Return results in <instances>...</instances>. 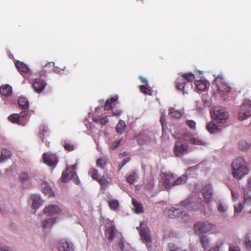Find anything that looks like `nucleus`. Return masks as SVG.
Listing matches in <instances>:
<instances>
[{
    "label": "nucleus",
    "instance_id": "nucleus-1",
    "mask_svg": "<svg viewBox=\"0 0 251 251\" xmlns=\"http://www.w3.org/2000/svg\"><path fill=\"white\" fill-rule=\"evenodd\" d=\"M232 174L233 177L240 179L249 173V169L242 157L234 159L232 163Z\"/></svg>",
    "mask_w": 251,
    "mask_h": 251
},
{
    "label": "nucleus",
    "instance_id": "nucleus-2",
    "mask_svg": "<svg viewBox=\"0 0 251 251\" xmlns=\"http://www.w3.org/2000/svg\"><path fill=\"white\" fill-rule=\"evenodd\" d=\"M194 79L195 75L192 73L184 74L176 79V87L183 94L188 93L192 88L191 83Z\"/></svg>",
    "mask_w": 251,
    "mask_h": 251
},
{
    "label": "nucleus",
    "instance_id": "nucleus-3",
    "mask_svg": "<svg viewBox=\"0 0 251 251\" xmlns=\"http://www.w3.org/2000/svg\"><path fill=\"white\" fill-rule=\"evenodd\" d=\"M214 82L217 87L216 93L220 98L226 100L227 97L230 94L231 88L227 85L221 75H218L215 78Z\"/></svg>",
    "mask_w": 251,
    "mask_h": 251
},
{
    "label": "nucleus",
    "instance_id": "nucleus-4",
    "mask_svg": "<svg viewBox=\"0 0 251 251\" xmlns=\"http://www.w3.org/2000/svg\"><path fill=\"white\" fill-rule=\"evenodd\" d=\"M215 227L213 223L208 221L198 222L194 225V229L195 231H199L201 233H206L211 231Z\"/></svg>",
    "mask_w": 251,
    "mask_h": 251
},
{
    "label": "nucleus",
    "instance_id": "nucleus-5",
    "mask_svg": "<svg viewBox=\"0 0 251 251\" xmlns=\"http://www.w3.org/2000/svg\"><path fill=\"white\" fill-rule=\"evenodd\" d=\"M201 199H197V201L193 198H189L181 202V205L189 210H196L201 207Z\"/></svg>",
    "mask_w": 251,
    "mask_h": 251
},
{
    "label": "nucleus",
    "instance_id": "nucleus-6",
    "mask_svg": "<svg viewBox=\"0 0 251 251\" xmlns=\"http://www.w3.org/2000/svg\"><path fill=\"white\" fill-rule=\"evenodd\" d=\"M75 166L76 164H75L72 166L71 169L67 168L65 172L63 173L61 179L63 182H66L68 179H71L74 180L75 184H78L79 183L77 176L74 171Z\"/></svg>",
    "mask_w": 251,
    "mask_h": 251
},
{
    "label": "nucleus",
    "instance_id": "nucleus-7",
    "mask_svg": "<svg viewBox=\"0 0 251 251\" xmlns=\"http://www.w3.org/2000/svg\"><path fill=\"white\" fill-rule=\"evenodd\" d=\"M212 118L218 123H224L228 118V113L224 109L216 108L211 114Z\"/></svg>",
    "mask_w": 251,
    "mask_h": 251
},
{
    "label": "nucleus",
    "instance_id": "nucleus-8",
    "mask_svg": "<svg viewBox=\"0 0 251 251\" xmlns=\"http://www.w3.org/2000/svg\"><path fill=\"white\" fill-rule=\"evenodd\" d=\"M160 182L166 189H170L173 187V181L175 178V176L172 173H162L160 174Z\"/></svg>",
    "mask_w": 251,
    "mask_h": 251
},
{
    "label": "nucleus",
    "instance_id": "nucleus-9",
    "mask_svg": "<svg viewBox=\"0 0 251 251\" xmlns=\"http://www.w3.org/2000/svg\"><path fill=\"white\" fill-rule=\"evenodd\" d=\"M140 234L143 242L146 244L151 242V237L149 229L146 226V223L145 221L140 222Z\"/></svg>",
    "mask_w": 251,
    "mask_h": 251
},
{
    "label": "nucleus",
    "instance_id": "nucleus-10",
    "mask_svg": "<svg viewBox=\"0 0 251 251\" xmlns=\"http://www.w3.org/2000/svg\"><path fill=\"white\" fill-rule=\"evenodd\" d=\"M188 146L187 144L182 143L178 141L176 142L174 147V151L176 156H179L180 154L187 152L188 150Z\"/></svg>",
    "mask_w": 251,
    "mask_h": 251
},
{
    "label": "nucleus",
    "instance_id": "nucleus-11",
    "mask_svg": "<svg viewBox=\"0 0 251 251\" xmlns=\"http://www.w3.org/2000/svg\"><path fill=\"white\" fill-rule=\"evenodd\" d=\"M251 116V106L249 105H243L241 106L239 112V118L240 120H244Z\"/></svg>",
    "mask_w": 251,
    "mask_h": 251
},
{
    "label": "nucleus",
    "instance_id": "nucleus-12",
    "mask_svg": "<svg viewBox=\"0 0 251 251\" xmlns=\"http://www.w3.org/2000/svg\"><path fill=\"white\" fill-rule=\"evenodd\" d=\"M61 212V209L55 204L49 205L44 209V213L48 216H52L60 213Z\"/></svg>",
    "mask_w": 251,
    "mask_h": 251
},
{
    "label": "nucleus",
    "instance_id": "nucleus-13",
    "mask_svg": "<svg viewBox=\"0 0 251 251\" xmlns=\"http://www.w3.org/2000/svg\"><path fill=\"white\" fill-rule=\"evenodd\" d=\"M203 197L206 204L210 203L212 197V188L211 185L205 186L202 189Z\"/></svg>",
    "mask_w": 251,
    "mask_h": 251
},
{
    "label": "nucleus",
    "instance_id": "nucleus-14",
    "mask_svg": "<svg viewBox=\"0 0 251 251\" xmlns=\"http://www.w3.org/2000/svg\"><path fill=\"white\" fill-rule=\"evenodd\" d=\"M58 248L59 251H74V250L73 244L65 240H61L58 243Z\"/></svg>",
    "mask_w": 251,
    "mask_h": 251
},
{
    "label": "nucleus",
    "instance_id": "nucleus-15",
    "mask_svg": "<svg viewBox=\"0 0 251 251\" xmlns=\"http://www.w3.org/2000/svg\"><path fill=\"white\" fill-rule=\"evenodd\" d=\"M43 156L45 163L50 166L54 167L58 161L54 155L44 153Z\"/></svg>",
    "mask_w": 251,
    "mask_h": 251
},
{
    "label": "nucleus",
    "instance_id": "nucleus-16",
    "mask_svg": "<svg viewBox=\"0 0 251 251\" xmlns=\"http://www.w3.org/2000/svg\"><path fill=\"white\" fill-rule=\"evenodd\" d=\"M167 214L168 217L173 219L182 215V212L178 208L172 207L167 210Z\"/></svg>",
    "mask_w": 251,
    "mask_h": 251
},
{
    "label": "nucleus",
    "instance_id": "nucleus-17",
    "mask_svg": "<svg viewBox=\"0 0 251 251\" xmlns=\"http://www.w3.org/2000/svg\"><path fill=\"white\" fill-rule=\"evenodd\" d=\"M46 85L45 82L40 80H36L33 83V87L35 91L37 93H41Z\"/></svg>",
    "mask_w": 251,
    "mask_h": 251
},
{
    "label": "nucleus",
    "instance_id": "nucleus-18",
    "mask_svg": "<svg viewBox=\"0 0 251 251\" xmlns=\"http://www.w3.org/2000/svg\"><path fill=\"white\" fill-rule=\"evenodd\" d=\"M41 187L43 192L48 197L53 196L54 194L52 192L51 188L48 182L44 181L41 184Z\"/></svg>",
    "mask_w": 251,
    "mask_h": 251
},
{
    "label": "nucleus",
    "instance_id": "nucleus-19",
    "mask_svg": "<svg viewBox=\"0 0 251 251\" xmlns=\"http://www.w3.org/2000/svg\"><path fill=\"white\" fill-rule=\"evenodd\" d=\"M105 231V235L110 240H112L116 232V229L115 226L111 225L110 226H106Z\"/></svg>",
    "mask_w": 251,
    "mask_h": 251
},
{
    "label": "nucleus",
    "instance_id": "nucleus-20",
    "mask_svg": "<svg viewBox=\"0 0 251 251\" xmlns=\"http://www.w3.org/2000/svg\"><path fill=\"white\" fill-rule=\"evenodd\" d=\"M32 207L36 209L42 204L40 197L38 195H34L31 196Z\"/></svg>",
    "mask_w": 251,
    "mask_h": 251
},
{
    "label": "nucleus",
    "instance_id": "nucleus-21",
    "mask_svg": "<svg viewBox=\"0 0 251 251\" xmlns=\"http://www.w3.org/2000/svg\"><path fill=\"white\" fill-rule=\"evenodd\" d=\"M201 245L204 250L209 248V239L207 235H202L200 236Z\"/></svg>",
    "mask_w": 251,
    "mask_h": 251
},
{
    "label": "nucleus",
    "instance_id": "nucleus-22",
    "mask_svg": "<svg viewBox=\"0 0 251 251\" xmlns=\"http://www.w3.org/2000/svg\"><path fill=\"white\" fill-rule=\"evenodd\" d=\"M207 130L212 134L215 133L217 132L221 131V129L220 128L216 125L213 122L208 123L206 126Z\"/></svg>",
    "mask_w": 251,
    "mask_h": 251
},
{
    "label": "nucleus",
    "instance_id": "nucleus-23",
    "mask_svg": "<svg viewBox=\"0 0 251 251\" xmlns=\"http://www.w3.org/2000/svg\"><path fill=\"white\" fill-rule=\"evenodd\" d=\"M195 85L197 90L199 91H204L207 88V83L204 80H196Z\"/></svg>",
    "mask_w": 251,
    "mask_h": 251
},
{
    "label": "nucleus",
    "instance_id": "nucleus-24",
    "mask_svg": "<svg viewBox=\"0 0 251 251\" xmlns=\"http://www.w3.org/2000/svg\"><path fill=\"white\" fill-rule=\"evenodd\" d=\"M0 93L5 97L8 96L12 93V88L8 84L3 85L0 87Z\"/></svg>",
    "mask_w": 251,
    "mask_h": 251
},
{
    "label": "nucleus",
    "instance_id": "nucleus-25",
    "mask_svg": "<svg viewBox=\"0 0 251 251\" xmlns=\"http://www.w3.org/2000/svg\"><path fill=\"white\" fill-rule=\"evenodd\" d=\"M169 115L171 117L179 119L182 116V113L180 110H177L174 107H171L169 109Z\"/></svg>",
    "mask_w": 251,
    "mask_h": 251
},
{
    "label": "nucleus",
    "instance_id": "nucleus-26",
    "mask_svg": "<svg viewBox=\"0 0 251 251\" xmlns=\"http://www.w3.org/2000/svg\"><path fill=\"white\" fill-rule=\"evenodd\" d=\"M187 180V176L186 175H183L179 177L177 179L174 180L173 181V187L175 186H177L179 185L182 184L186 183Z\"/></svg>",
    "mask_w": 251,
    "mask_h": 251
},
{
    "label": "nucleus",
    "instance_id": "nucleus-27",
    "mask_svg": "<svg viewBox=\"0 0 251 251\" xmlns=\"http://www.w3.org/2000/svg\"><path fill=\"white\" fill-rule=\"evenodd\" d=\"M132 203L133 205V209H134L136 213H140L143 212L142 205L136 200L132 199Z\"/></svg>",
    "mask_w": 251,
    "mask_h": 251
},
{
    "label": "nucleus",
    "instance_id": "nucleus-28",
    "mask_svg": "<svg viewBox=\"0 0 251 251\" xmlns=\"http://www.w3.org/2000/svg\"><path fill=\"white\" fill-rule=\"evenodd\" d=\"M126 127V123L122 120H120L116 127V130L118 133L122 134Z\"/></svg>",
    "mask_w": 251,
    "mask_h": 251
},
{
    "label": "nucleus",
    "instance_id": "nucleus-29",
    "mask_svg": "<svg viewBox=\"0 0 251 251\" xmlns=\"http://www.w3.org/2000/svg\"><path fill=\"white\" fill-rule=\"evenodd\" d=\"M16 66L20 71L24 73H27L29 72V69L28 67L23 62L20 61H17Z\"/></svg>",
    "mask_w": 251,
    "mask_h": 251
},
{
    "label": "nucleus",
    "instance_id": "nucleus-30",
    "mask_svg": "<svg viewBox=\"0 0 251 251\" xmlns=\"http://www.w3.org/2000/svg\"><path fill=\"white\" fill-rule=\"evenodd\" d=\"M55 219L49 218L42 222V226L44 228H48L50 227L55 223Z\"/></svg>",
    "mask_w": 251,
    "mask_h": 251
},
{
    "label": "nucleus",
    "instance_id": "nucleus-31",
    "mask_svg": "<svg viewBox=\"0 0 251 251\" xmlns=\"http://www.w3.org/2000/svg\"><path fill=\"white\" fill-rule=\"evenodd\" d=\"M18 103L23 109L28 107V101L25 98H20L18 100Z\"/></svg>",
    "mask_w": 251,
    "mask_h": 251
},
{
    "label": "nucleus",
    "instance_id": "nucleus-32",
    "mask_svg": "<svg viewBox=\"0 0 251 251\" xmlns=\"http://www.w3.org/2000/svg\"><path fill=\"white\" fill-rule=\"evenodd\" d=\"M10 155V152L9 151L5 149L2 150L0 156V162H2L4 160L8 158Z\"/></svg>",
    "mask_w": 251,
    "mask_h": 251
},
{
    "label": "nucleus",
    "instance_id": "nucleus-33",
    "mask_svg": "<svg viewBox=\"0 0 251 251\" xmlns=\"http://www.w3.org/2000/svg\"><path fill=\"white\" fill-rule=\"evenodd\" d=\"M250 144L246 141L242 140L239 143V148L242 151H247L250 148Z\"/></svg>",
    "mask_w": 251,
    "mask_h": 251
},
{
    "label": "nucleus",
    "instance_id": "nucleus-34",
    "mask_svg": "<svg viewBox=\"0 0 251 251\" xmlns=\"http://www.w3.org/2000/svg\"><path fill=\"white\" fill-rule=\"evenodd\" d=\"M190 142L196 145H205V142L198 138L192 137L190 139Z\"/></svg>",
    "mask_w": 251,
    "mask_h": 251
},
{
    "label": "nucleus",
    "instance_id": "nucleus-35",
    "mask_svg": "<svg viewBox=\"0 0 251 251\" xmlns=\"http://www.w3.org/2000/svg\"><path fill=\"white\" fill-rule=\"evenodd\" d=\"M117 100V97H113L110 100H106L104 108L105 110H109L111 108V104L116 101Z\"/></svg>",
    "mask_w": 251,
    "mask_h": 251
},
{
    "label": "nucleus",
    "instance_id": "nucleus-36",
    "mask_svg": "<svg viewBox=\"0 0 251 251\" xmlns=\"http://www.w3.org/2000/svg\"><path fill=\"white\" fill-rule=\"evenodd\" d=\"M167 251H187L186 250L180 251V248L177 247L174 243H169L168 246Z\"/></svg>",
    "mask_w": 251,
    "mask_h": 251
},
{
    "label": "nucleus",
    "instance_id": "nucleus-37",
    "mask_svg": "<svg viewBox=\"0 0 251 251\" xmlns=\"http://www.w3.org/2000/svg\"><path fill=\"white\" fill-rule=\"evenodd\" d=\"M243 207V205L241 203H239L237 205H234V214L235 215L240 213L242 212Z\"/></svg>",
    "mask_w": 251,
    "mask_h": 251
},
{
    "label": "nucleus",
    "instance_id": "nucleus-38",
    "mask_svg": "<svg viewBox=\"0 0 251 251\" xmlns=\"http://www.w3.org/2000/svg\"><path fill=\"white\" fill-rule=\"evenodd\" d=\"M109 205L111 209L116 210L119 206V202L117 200H111L109 201Z\"/></svg>",
    "mask_w": 251,
    "mask_h": 251
},
{
    "label": "nucleus",
    "instance_id": "nucleus-39",
    "mask_svg": "<svg viewBox=\"0 0 251 251\" xmlns=\"http://www.w3.org/2000/svg\"><path fill=\"white\" fill-rule=\"evenodd\" d=\"M106 164V160L105 158H100L97 160V165L99 167L103 169Z\"/></svg>",
    "mask_w": 251,
    "mask_h": 251
},
{
    "label": "nucleus",
    "instance_id": "nucleus-40",
    "mask_svg": "<svg viewBox=\"0 0 251 251\" xmlns=\"http://www.w3.org/2000/svg\"><path fill=\"white\" fill-rule=\"evenodd\" d=\"M29 179V176L26 173H21L20 175V179L22 183L26 182Z\"/></svg>",
    "mask_w": 251,
    "mask_h": 251
},
{
    "label": "nucleus",
    "instance_id": "nucleus-41",
    "mask_svg": "<svg viewBox=\"0 0 251 251\" xmlns=\"http://www.w3.org/2000/svg\"><path fill=\"white\" fill-rule=\"evenodd\" d=\"M19 116L17 114H12L9 116L8 119L13 123H18L19 122Z\"/></svg>",
    "mask_w": 251,
    "mask_h": 251
},
{
    "label": "nucleus",
    "instance_id": "nucleus-42",
    "mask_svg": "<svg viewBox=\"0 0 251 251\" xmlns=\"http://www.w3.org/2000/svg\"><path fill=\"white\" fill-rule=\"evenodd\" d=\"M140 90L146 95H150L151 90L147 87L146 85H142L140 86Z\"/></svg>",
    "mask_w": 251,
    "mask_h": 251
},
{
    "label": "nucleus",
    "instance_id": "nucleus-43",
    "mask_svg": "<svg viewBox=\"0 0 251 251\" xmlns=\"http://www.w3.org/2000/svg\"><path fill=\"white\" fill-rule=\"evenodd\" d=\"M217 208H218V211L220 212H221V213L225 212L226 210V207L222 202H219V204L218 205Z\"/></svg>",
    "mask_w": 251,
    "mask_h": 251
},
{
    "label": "nucleus",
    "instance_id": "nucleus-44",
    "mask_svg": "<svg viewBox=\"0 0 251 251\" xmlns=\"http://www.w3.org/2000/svg\"><path fill=\"white\" fill-rule=\"evenodd\" d=\"M135 177L136 174L135 173H133L128 176L127 178V181L130 184H133L135 179Z\"/></svg>",
    "mask_w": 251,
    "mask_h": 251
},
{
    "label": "nucleus",
    "instance_id": "nucleus-45",
    "mask_svg": "<svg viewBox=\"0 0 251 251\" xmlns=\"http://www.w3.org/2000/svg\"><path fill=\"white\" fill-rule=\"evenodd\" d=\"M89 175L94 179H96L98 177V171L95 169H92L89 172Z\"/></svg>",
    "mask_w": 251,
    "mask_h": 251
},
{
    "label": "nucleus",
    "instance_id": "nucleus-46",
    "mask_svg": "<svg viewBox=\"0 0 251 251\" xmlns=\"http://www.w3.org/2000/svg\"><path fill=\"white\" fill-rule=\"evenodd\" d=\"M231 192L232 201H236L239 198V193L236 192L235 191H234L232 190H231Z\"/></svg>",
    "mask_w": 251,
    "mask_h": 251
},
{
    "label": "nucleus",
    "instance_id": "nucleus-47",
    "mask_svg": "<svg viewBox=\"0 0 251 251\" xmlns=\"http://www.w3.org/2000/svg\"><path fill=\"white\" fill-rule=\"evenodd\" d=\"M181 212H182V215H180V216H181L182 221L184 222L188 221L190 218V216L187 213H184V212L181 211Z\"/></svg>",
    "mask_w": 251,
    "mask_h": 251
},
{
    "label": "nucleus",
    "instance_id": "nucleus-48",
    "mask_svg": "<svg viewBox=\"0 0 251 251\" xmlns=\"http://www.w3.org/2000/svg\"><path fill=\"white\" fill-rule=\"evenodd\" d=\"M108 121V120L107 117H103L100 119H98L97 121V122L100 123L101 125H105Z\"/></svg>",
    "mask_w": 251,
    "mask_h": 251
},
{
    "label": "nucleus",
    "instance_id": "nucleus-49",
    "mask_svg": "<svg viewBox=\"0 0 251 251\" xmlns=\"http://www.w3.org/2000/svg\"><path fill=\"white\" fill-rule=\"evenodd\" d=\"M187 125L191 128L194 129L196 127V123L192 120H188L187 121Z\"/></svg>",
    "mask_w": 251,
    "mask_h": 251
},
{
    "label": "nucleus",
    "instance_id": "nucleus-50",
    "mask_svg": "<svg viewBox=\"0 0 251 251\" xmlns=\"http://www.w3.org/2000/svg\"><path fill=\"white\" fill-rule=\"evenodd\" d=\"M229 251H240L238 247L230 244L229 245Z\"/></svg>",
    "mask_w": 251,
    "mask_h": 251
},
{
    "label": "nucleus",
    "instance_id": "nucleus-51",
    "mask_svg": "<svg viewBox=\"0 0 251 251\" xmlns=\"http://www.w3.org/2000/svg\"><path fill=\"white\" fill-rule=\"evenodd\" d=\"M108 180L106 179L104 176L99 180V183L102 186L108 183Z\"/></svg>",
    "mask_w": 251,
    "mask_h": 251
},
{
    "label": "nucleus",
    "instance_id": "nucleus-52",
    "mask_svg": "<svg viewBox=\"0 0 251 251\" xmlns=\"http://www.w3.org/2000/svg\"><path fill=\"white\" fill-rule=\"evenodd\" d=\"M64 148L66 150H67L68 151H72L74 149L73 146H72L71 145H70V144H66L64 145Z\"/></svg>",
    "mask_w": 251,
    "mask_h": 251
},
{
    "label": "nucleus",
    "instance_id": "nucleus-53",
    "mask_svg": "<svg viewBox=\"0 0 251 251\" xmlns=\"http://www.w3.org/2000/svg\"><path fill=\"white\" fill-rule=\"evenodd\" d=\"M251 200V196L248 195V194H244V201L245 202H247V201Z\"/></svg>",
    "mask_w": 251,
    "mask_h": 251
},
{
    "label": "nucleus",
    "instance_id": "nucleus-54",
    "mask_svg": "<svg viewBox=\"0 0 251 251\" xmlns=\"http://www.w3.org/2000/svg\"><path fill=\"white\" fill-rule=\"evenodd\" d=\"M129 160V158L128 159H124L122 161V164L121 166H119V170H121L122 167L126 163H127Z\"/></svg>",
    "mask_w": 251,
    "mask_h": 251
},
{
    "label": "nucleus",
    "instance_id": "nucleus-55",
    "mask_svg": "<svg viewBox=\"0 0 251 251\" xmlns=\"http://www.w3.org/2000/svg\"><path fill=\"white\" fill-rule=\"evenodd\" d=\"M121 142V140H120L119 141H118L115 142L114 144H113L112 145V147L113 149H115V148H117V147H118L120 145Z\"/></svg>",
    "mask_w": 251,
    "mask_h": 251
},
{
    "label": "nucleus",
    "instance_id": "nucleus-56",
    "mask_svg": "<svg viewBox=\"0 0 251 251\" xmlns=\"http://www.w3.org/2000/svg\"><path fill=\"white\" fill-rule=\"evenodd\" d=\"M139 79L141 80V81L142 83H147V82H148L147 78L144 77V76H140L139 77Z\"/></svg>",
    "mask_w": 251,
    "mask_h": 251
},
{
    "label": "nucleus",
    "instance_id": "nucleus-57",
    "mask_svg": "<svg viewBox=\"0 0 251 251\" xmlns=\"http://www.w3.org/2000/svg\"><path fill=\"white\" fill-rule=\"evenodd\" d=\"M27 114V112H26V111H23V112H21L19 114H18V116H19V118H23Z\"/></svg>",
    "mask_w": 251,
    "mask_h": 251
},
{
    "label": "nucleus",
    "instance_id": "nucleus-58",
    "mask_svg": "<svg viewBox=\"0 0 251 251\" xmlns=\"http://www.w3.org/2000/svg\"><path fill=\"white\" fill-rule=\"evenodd\" d=\"M119 247H120L121 251H123L124 250V243L122 240H120V242L119 243Z\"/></svg>",
    "mask_w": 251,
    "mask_h": 251
},
{
    "label": "nucleus",
    "instance_id": "nucleus-59",
    "mask_svg": "<svg viewBox=\"0 0 251 251\" xmlns=\"http://www.w3.org/2000/svg\"><path fill=\"white\" fill-rule=\"evenodd\" d=\"M13 170V167H10L9 168L5 170V173L7 174H10Z\"/></svg>",
    "mask_w": 251,
    "mask_h": 251
},
{
    "label": "nucleus",
    "instance_id": "nucleus-60",
    "mask_svg": "<svg viewBox=\"0 0 251 251\" xmlns=\"http://www.w3.org/2000/svg\"><path fill=\"white\" fill-rule=\"evenodd\" d=\"M220 250V247L218 246H217L215 248H213L212 249H211L210 251H219Z\"/></svg>",
    "mask_w": 251,
    "mask_h": 251
},
{
    "label": "nucleus",
    "instance_id": "nucleus-61",
    "mask_svg": "<svg viewBox=\"0 0 251 251\" xmlns=\"http://www.w3.org/2000/svg\"><path fill=\"white\" fill-rule=\"evenodd\" d=\"M165 120L163 119V118L162 117H161L160 118V122L162 125V129L163 130L164 129V124H163V122Z\"/></svg>",
    "mask_w": 251,
    "mask_h": 251
},
{
    "label": "nucleus",
    "instance_id": "nucleus-62",
    "mask_svg": "<svg viewBox=\"0 0 251 251\" xmlns=\"http://www.w3.org/2000/svg\"><path fill=\"white\" fill-rule=\"evenodd\" d=\"M0 251H10L8 250L7 248L3 247H0Z\"/></svg>",
    "mask_w": 251,
    "mask_h": 251
},
{
    "label": "nucleus",
    "instance_id": "nucleus-63",
    "mask_svg": "<svg viewBox=\"0 0 251 251\" xmlns=\"http://www.w3.org/2000/svg\"><path fill=\"white\" fill-rule=\"evenodd\" d=\"M248 185L249 187L251 188V177L249 180Z\"/></svg>",
    "mask_w": 251,
    "mask_h": 251
},
{
    "label": "nucleus",
    "instance_id": "nucleus-64",
    "mask_svg": "<svg viewBox=\"0 0 251 251\" xmlns=\"http://www.w3.org/2000/svg\"><path fill=\"white\" fill-rule=\"evenodd\" d=\"M127 152L125 151L122 154H121V155L122 156H126L127 155Z\"/></svg>",
    "mask_w": 251,
    "mask_h": 251
}]
</instances>
